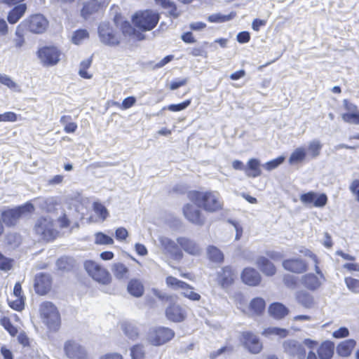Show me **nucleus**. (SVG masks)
Instances as JSON below:
<instances>
[{"label":"nucleus","mask_w":359,"mask_h":359,"mask_svg":"<svg viewBox=\"0 0 359 359\" xmlns=\"http://www.w3.org/2000/svg\"><path fill=\"white\" fill-rule=\"evenodd\" d=\"M187 198L208 213L218 212L224 209V201L216 191L191 190L187 193Z\"/></svg>","instance_id":"nucleus-1"},{"label":"nucleus","mask_w":359,"mask_h":359,"mask_svg":"<svg viewBox=\"0 0 359 359\" xmlns=\"http://www.w3.org/2000/svg\"><path fill=\"white\" fill-rule=\"evenodd\" d=\"M318 346V342L311 339H305L303 344L293 340L283 343L285 352L292 359H318L313 350Z\"/></svg>","instance_id":"nucleus-2"},{"label":"nucleus","mask_w":359,"mask_h":359,"mask_svg":"<svg viewBox=\"0 0 359 359\" xmlns=\"http://www.w3.org/2000/svg\"><path fill=\"white\" fill-rule=\"evenodd\" d=\"M34 233L46 243L55 241L60 235V231L55 228V221L50 217H39L33 227Z\"/></svg>","instance_id":"nucleus-3"},{"label":"nucleus","mask_w":359,"mask_h":359,"mask_svg":"<svg viewBox=\"0 0 359 359\" xmlns=\"http://www.w3.org/2000/svg\"><path fill=\"white\" fill-rule=\"evenodd\" d=\"M87 275L101 285H109L112 283V276L103 265L93 259H86L83 264Z\"/></svg>","instance_id":"nucleus-4"},{"label":"nucleus","mask_w":359,"mask_h":359,"mask_svg":"<svg viewBox=\"0 0 359 359\" xmlns=\"http://www.w3.org/2000/svg\"><path fill=\"white\" fill-rule=\"evenodd\" d=\"M39 316L42 322L52 331H57L61 325V316L57 306L50 301L39 305Z\"/></svg>","instance_id":"nucleus-5"},{"label":"nucleus","mask_w":359,"mask_h":359,"mask_svg":"<svg viewBox=\"0 0 359 359\" xmlns=\"http://www.w3.org/2000/svg\"><path fill=\"white\" fill-rule=\"evenodd\" d=\"M159 20V13L150 9L139 11L132 18L133 25L142 32L153 29L157 25Z\"/></svg>","instance_id":"nucleus-6"},{"label":"nucleus","mask_w":359,"mask_h":359,"mask_svg":"<svg viewBox=\"0 0 359 359\" xmlns=\"http://www.w3.org/2000/svg\"><path fill=\"white\" fill-rule=\"evenodd\" d=\"M34 212V206L30 202H27L21 205L13 208H7L1 212L2 223L8 227L15 226L20 219L27 213Z\"/></svg>","instance_id":"nucleus-7"},{"label":"nucleus","mask_w":359,"mask_h":359,"mask_svg":"<svg viewBox=\"0 0 359 359\" xmlns=\"http://www.w3.org/2000/svg\"><path fill=\"white\" fill-rule=\"evenodd\" d=\"M20 24L27 32L41 34L47 30L49 22L43 15L36 13L30 15Z\"/></svg>","instance_id":"nucleus-8"},{"label":"nucleus","mask_w":359,"mask_h":359,"mask_svg":"<svg viewBox=\"0 0 359 359\" xmlns=\"http://www.w3.org/2000/svg\"><path fill=\"white\" fill-rule=\"evenodd\" d=\"M266 255L267 257H259L256 264L265 276H273L276 273L277 270L272 262L281 261L283 258V255L276 251H268Z\"/></svg>","instance_id":"nucleus-9"},{"label":"nucleus","mask_w":359,"mask_h":359,"mask_svg":"<svg viewBox=\"0 0 359 359\" xmlns=\"http://www.w3.org/2000/svg\"><path fill=\"white\" fill-rule=\"evenodd\" d=\"M306 255L310 257L314 262L315 271L319 277L313 273H310L305 274L302 277V281L304 286H305L307 289L311 291H314L319 288L321 285V279H324V276L319 267V259L318 257L310 250H308L306 252Z\"/></svg>","instance_id":"nucleus-10"},{"label":"nucleus","mask_w":359,"mask_h":359,"mask_svg":"<svg viewBox=\"0 0 359 359\" xmlns=\"http://www.w3.org/2000/svg\"><path fill=\"white\" fill-rule=\"evenodd\" d=\"M62 53L55 46H44L36 51V55L43 66L56 65L60 60Z\"/></svg>","instance_id":"nucleus-11"},{"label":"nucleus","mask_w":359,"mask_h":359,"mask_svg":"<svg viewBox=\"0 0 359 359\" xmlns=\"http://www.w3.org/2000/svg\"><path fill=\"white\" fill-rule=\"evenodd\" d=\"M53 278L46 272H40L34 276L33 288L38 296H46L53 290Z\"/></svg>","instance_id":"nucleus-12"},{"label":"nucleus","mask_w":359,"mask_h":359,"mask_svg":"<svg viewBox=\"0 0 359 359\" xmlns=\"http://www.w3.org/2000/svg\"><path fill=\"white\" fill-rule=\"evenodd\" d=\"M240 341L243 346L250 353H259L263 349V344L258 336L251 331L241 333Z\"/></svg>","instance_id":"nucleus-13"},{"label":"nucleus","mask_w":359,"mask_h":359,"mask_svg":"<svg viewBox=\"0 0 359 359\" xmlns=\"http://www.w3.org/2000/svg\"><path fill=\"white\" fill-rule=\"evenodd\" d=\"M175 336L174 331L168 327H158L149 333V341L151 344L158 346L170 341Z\"/></svg>","instance_id":"nucleus-14"},{"label":"nucleus","mask_w":359,"mask_h":359,"mask_svg":"<svg viewBox=\"0 0 359 359\" xmlns=\"http://www.w3.org/2000/svg\"><path fill=\"white\" fill-rule=\"evenodd\" d=\"M182 213L185 219L191 224L201 226L205 224L206 217L200 208L187 203L182 207Z\"/></svg>","instance_id":"nucleus-15"},{"label":"nucleus","mask_w":359,"mask_h":359,"mask_svg":"<svg viewBox=\"0 0 359 359\" xmlns=\"http://www.w3.org/2000/svg\"><path fill=\"white\" fill-rule=\"evenodd\" d=\"M165 316L171 322L182 323L187 318V308L175 302H171L165 310Z\"/></svg>","instance_id":"nucleus-16"},{"label":"nucleus","mask_w":359,"mask_h":359,"mask_svg":"<svg viewBox=\"0 0 359 359\" xmlns=\"http://www.w3.org/2000/svg\"><path fill=\"white\" fill-rule=\"evenodd\" d=\"M64 352L69 359H86V348L74 339H68L64 344Z\"/></svg>","instance_id":"nucleus-17"},{"label":"nucleus","mask_w":359,"mask_h":359,"mask_svg":"<svg viewBox=\"0 0 359 359\" xmlns=\"http://www.w3.org/2000/svg\"><path fill=\"white\" fill-rule=\"evenodd\" d=\"M98 34L100 41L108 46L119 44V38L114 28L107 22L101 23L98 27Z\"/></svg>","instance_id":"nucleus-18"},{"label":"nucleus","mask_w":359,"mask_h":359,"mask_svg":"<svg viewBox=\"0 0 359 359\" xmlns=\"http://www.w3.org/2000/svg\"><path fill=\"white\" fill-rule=\"evenodd\" d=\"M300 201L304 205H312L316 208H323L327 203V196L325 194H317L309 191L300 195Z\"/></svg>","instance_id":"nucleus-19"},{"label":"nucleus","mask_w":359,"mask_h":359,"mask_svg":"<svg viewBox=\"0 0 359 359\" xmlns=\"http://www.w3.org/2000/svg\"><path fill=\"white\" fill-rule=\"evenodd\" d=\"M283 267L285 270L294 273H302L308 270L307 263L299 258H290L283 261Z\"/></svg>","instance_id":"nucleus-20"},{"label":"nucleus","mask_w":359,"mask_h":359,"mask_svg":"<svg viewBox=\"0 0 359 359\" xmlns=\"http://www.w3.org/2000/svg\"><path fill=\"white\" fill-rule=\"evenodd\" d=\"M241 278L243 283L252 287L258 286L262 282L260 273L252 267L243 269L241 274Z\"/></svg>","instance_id":"nucleus-21"},{"label":"nucleus","mask_w":359,"mask_h":359,"mask_svg":"<svg viewBox=\"0 0 359 359\" xmlns=\"http://www.w3.org/2000/svg\"><path fill=\"white\" fill-rule=\"evenodd\" d=\"M177 243L185 252L191 256H198L201 253L202 250L198 243L189 238L179 237Z\"/></svg>","instance_id":"nucleus-22"},{"label":"nucleus","mask_w":359,"mask_h":359,"mask_svg":"<svg viewBox=\"0 0 359 359\" xmlns=\"http://www.w3.org/2000/svg\"><path fill=\"white\" fill-rule=\"evenodd\" d=\"M236 277L233 268L231 266H225L217 274V282L222 287H227L234 283Z\"/></svg>","instance_id":"nucleus-23"},{"label":"nucleus","mask_w":359,"mask_h":359,"mask_svg":"<svg viewBox=\"0 0 359 359\" xmlns=\"http://www.w3.org/2000/svg\"><path fill=\"white\" fill-rule=\"evenodd\" d=\"M334 344L331 341H325L317 348L320 359H331L334 355Z\"/></svg>","instance_id":"nucleus-24"},{"label":"nucleus","mask_w":359,"mask_h":359,"mask_svg":"<svg viewBox=\"0 0 359 359\" xmlns=\"http://www.w3.org/2000/svg\"><path fill=\"white\" fill-rule=\"evenodd\" d=\"M245 175L252 178H255L262 175L261 164L258 159L250 158L245 168Z\"/></svg>","instance_id":"nucleus-25"},{"label":"nucleus","mask_w":359,"mask_h":359,"mask_svg":"<svg viewBox=\"0 0 359 359\" xmlns=\"http://www.w3.org/2000/svg\"><path fill=\"white\" fill-rule=\"evenodd\" d=\"M269 313L271 316L276 319H282L288 314L289 310L283 304L274 302L269 306Z\"/></svg>","instance_id":"nucleus-26"},{"label":"nucleus","mask_w":359,"mask_h":359,"mask_svg":"<svg viewBox=\"0 0 359 359\" xmlns=\"http://www.w3.org/2000/svg\"><path fill=\"white\" fill-rule=\"evenodd\" d=\"M27 6L25 4L15 6L12 8L7 16V20L10 24H15L25 15Z\"/></svg>","instance_id":"nucleus-27"},{"label":"nucleus","mask_w":359,"mask_h":359,"mask_svg":"<svg viewBox=\"0 0 359 359\" xmlns=\"http://www.w3.org/2000/svg\"><path fill=\"white\" fill-rule=\"evenodd\" d=\"M156 5L163 9L167 10L168 15L174 18H177L180 15L176 4L171 0H154Z\"/></svg>","instance_id":"nucleus-28"},{"label":"nucleus","mask_w":359,"mask_h":359,"mask_svg":"<svg viewBox=\"0 0 359 359\" xmlns=\"http://www.w3.org/2000/svg\"><path fill=\"white\" fill-rule=\"evenodd\" d=\"M356 345V341L349 339L340 342L337 346V353L342 357L349 356Z\"/></svg>","instance_id":"nucleus-29"},{"label":"nucleus","mask_w":359,"mask_h":359,"mask_svg":"<svg viewBox=\"0 0 359 359\" xmlns=\"http://www.w3.org/2000/svg\"><path fill=\"white\" fill-rule=\"evenodd\" d=\"M100 4L97 0H88L86 2L81 11V16L87 19L91 15L97 13L100 8Z\"/></svg>","instance_id":"nucleus-30"},{"label":"nucleus","mask_w":359,"mask_h":359,"mask_svg":"<svg viewBox=\"0 0 359 359\" xmlns=\"http://www.w3.org/2000/svg\"><path fill=\"white\" fill-rule=\"evenodd\" d=\"M111 271L116 279L121 280L128 278L130 270L128 266L122 262H115L111 266Z\"/></svg>","instance_id":"nucleus-31"},{"label":"nucleus","mask_w":359,"mask_h":359,"mask_svg":"<svg viewBox=\"0 0 359 359\" xmlns=\"http://www.w3.org/2000/svg\"><path fill=\"white\" fill-rule=\"evenodd\" d=\"M166 285L174 290H187L191 288V285L184 281L180 280L172 276H168L165 278Z\"/></svg>","instance_id":"nucleus-32"},{"label":"nucleus","mask_w":359,"mask_h":359,"mask_svg":"<svg viewBox=\"0 0 359 359\" xmlns=\"http://www.w3.org/2000/svg\"><path fill=\"white\" fill-rule=\"evenodd\" d=\"M208 258L212 262L222 264L224 260L223 252L214 245H209L207 248Z\"/></svg>","instance_id":"nucleus-33"},{"label":"nucleus","mask_w":359,"mask_h":359,"mask_svg":"<svg viewBox=\"0 0 359 359\" xmlns=\"http://www.w3.org/2000/svg\"><path fill=\"white\" fill-rule=\"evenodd\" d=\"M296 299L299 304L305 308H311L314 304L313 296L308 292L301 290L296 294Z\"/></svg>","instance_id":"nucleus-34"},{"label":"nucleus","mask_w":359,"mask_h":359,"mask_svg":"<svg viewBox=\"0 0 359 359\" xmlns=\"http://www.w3.org/2000/svg\"><path fill=\"white\" fill-rule=\"evenodd\" d=\"M128 291L131 295L140 297L144 293V286L139 280L131 279L128 284Z\"/></svg>","instance_id":"nucleus-35"},{"label":"nucleus","mask_w":359,"mask_h":359,"mask_svg":"<svg viewBox=\"0 0 359 359\" xmlns=\"http://www.w3.org/2000/svg\"><path fill=\"white\" fill-rule=\"evenodd\" d=\"M236 16V11H231L228 15L215 13L208 17V21L211 23H222L233 20Z\"/></svg>","instance_id":"nucleus-36"},{"label":"nucleus","mask_w":359,"mask_h":359,"mask_svg":"<svg viewBox=\"0 0 359 359\" xmlns=\"http://www.w3.org/2000/svg\"><path fill=\"white\" fill-rule=\"evenodd\" d=\"M266 308V303L261 297H255L250 304V310L256 315H262Z\"/></svg>","instance_id":"nucleus-37"},{"label":"nucleus","mask_w":359,"mask_h":359,"mask_svg":"<svg viewBox=\"0 0 359 359\" xmlns=\"http://www.w3.org/2000/svg\"><path fill=\"white\" fill-rule=\"evenodd\" d=\"M165 249L173 259L177 261L182 259L184 254L173 241H168Z\"/></svg>","instance_id":"nucleus-38"},{"label":"nucleus","mask_w":359,"mask_h":359,"mask_svg":"<svg viewBox=\"0 0 359 359\" xmlns=\"http://www.w3.org/2000/svg\"><path fill=\"white\" fill-rule=\"evenodd\" d=\"M288 334L289 332L287 330L276 327H267L262 332V334L266 337L276 335L280 338H285Z\"/></svg>","instance_id":"nucleus-39"},{"label":"nucleus","mask_w":359,"mask_h":359,"mask_svg":"<svg viewBox=\"0 0 359 359\" xmlns=\"http://www.w3.org/2000/svg\"><path fill=\"white\" fill-rule=\"evenodd\" d=\"M306 156V149L303 147H298L294 150L289 158L290 164H295L302 162Z\"/></svg>","instance_id":"nucleus-40"},{"label":"nucleus","mask_w":359,"mask_h":359,"mask_svg":"<svg viewBox=\"0 0 359 359\" xmlns=\"http://www.w3.org/2000/svg\"><path fill=\"white\" fill-rule=\"evenodd\" d=\"M0 325L8 332L11 337H14L17 336L18 330L8 317L4 316L1 318Z\"/></svg>","instance_id":"nucleus-41"},{"label":"nucleus","mask_w":359,"mask_h":359,"mask_svg":"<svg viewBox=\"0 0 359 359\" xmlns=\"http://www.w3.org/2000/svg\"><path fill=\"white\" fill-rule=\"evenodd\" d=\"M93 62L92 57L87 58L80 63V69L79 71V76L86 79H90L93 77V74L88 72V69H89L91 66Z\"/></svg>","instance_id":"nucleus-42"},{"label":"nucleus","mask_w":359,"mask_h":359,"mask_svg":"<svg viewBox=\"0 0 359 359\" xmlns=\"http://www.w3.org/2000/svg\"><path fill=\"white\" fill-rule=\"evenodd\" d=\"M71 120L72 117L69 115H64L60 118V122L64 125V131L66 133H73L78 128L77 124L70 121Z\"/></svg>","instance_id":"nucleus-43"},{"label":"nucleus","mask_w":359,"mask_h":359,"mask_svg":"<svg viewBox=\"0 0 359 359\" xmlns=\"http://www.w3.org/2000/svg\"><path fill=\"white\" fill-rule=\"evenodd\" d=\"M130 356L131 359H145L146 351L144 345L142 344H137L130 347Z\"/></svg>","instance_id":"nucleus-44"},{"label":"nucleus","mask_w":359,"mask_h":359,"mask_svg":"<svg viewBox=\"0 0 359 359\" xmlns=\"http://www.w3.org/2000/svg\"><path fill=\"white\" fill-rule=\"evenodd\" d=\"M27 32L19 24L15 30V38L14 39L15 47L21 48L25 43V36Z\"/></svg>","instance_id":"nucleus-45"},{"label":"nucleus","mask_w":359,"mask_h":359,"mask_svg":"<svg viewBox=\"0 0 359 359\" xmlns=\"http://www.w3.org/2000/svg\"><path fill=\"white\" fill-rule=\"evenodd\" d=\"M95 243L100 245H113L114 241L111 236L100 231L95 234Z\"/></svg>","instance_id":"nucleus-46"},{"label":"nucleus","mask_w":359,"mask_h":359,"mask_svg":"<svg viewBox=\"0 0 359 359\" xmlns=\"http://www.w3.org/2000/svg\"><path fill=\"white\" fill-rule=\"evenodd\" d=\"M89 38V33L85 29H79L76 30L72 36V41L76 45L81 43L84 40Z\"/></svg>","instance_id":"nucleus-47"},{"label":"nucleus","mask_w":359,"mask_h":359,"mask_svg":"<svg viewBox=\"0 0 359 359\" xmlns=\"http://www.w3.org/2000/svg\"><path fill=\"white\" fill-rule=\"evenodd\" d=\"M124 334L130 339H135L138 337L137 329L129 323H124L121 325Z\"/></svg>","instance_id":"nucleus-48"},{"label":"nucleus","mask_w":359,"mask_h":359,"mask_svg":"<svg viewBox=\"0 0 359 359\" xmlns=\"http://www.w3.org/2000/svg\"><path fill=\"white\" fill-rule=\"evenodd\" d=\"M25 297H15V299L8 300L9 306L17 311H22L25 309Z\"/></svg>","instance_id":"nucleus-49"},{"label":"nucleus","mask_w":359,"mask_h":359,"mask_svg":"<svg viewBox=\"0 0 359 359\" xmlns=\"http://www.w3.org/2000/svg\"><path fill=\"white\" fill-rule=\"evenodd\" d=\"M93 208L96 215H98L102 221L105 220L109 216L107 209L102 203L95 202L93 205Z\"/></svg>","instance_id":"nucleus-50"},{"label":"nucleus","mask_w":359,"mask_h":359,"mask_svg":"<svg viewBox=\"0 0 359 359\" xmlns=\"http://www.w3.org/2000/svg\"><path fill=\"white\" fill-rule=\"evenodd\" d=\"M344 122L359 125V110L354 112L344 113L341 116Z\"/></svg>","instance_id":"nucleus-51"},{"label":"nucleus","mask_w":359,"mask_h":359,"mask_svg":"<svg viewBox=\"0 0 359 359\" xmlns=\"http://www.w3.org/2000/svg\"><path fill=\"white\" fill-rule=\"evenodd\" d=\"M13 259L6 257L0 252V270L8 271L13 267Z\"/></svg>","instance_id":"nucleus-52"},{"label":"nucleus","mask_w":359,"mask_h":359,"mask_svg":"<svg viewBox=\"0 0 359 359\" xmlns=\"http://www.w3.org/2000/svg\"><path fill=\"white\" fill-rule=\"evenodd\" d=\"M322 145L318 141H313L310 142L308 147V150L310 156L312 158H316L320 155Z\"/></svg>","instance_id":"nucleus-53"},{"label":"nucleus","mask_w":359,"mask_h":359,"mask_svg":"<svg viewBox=\"0 0 359 359\" xmlns=\"http://www.w3.org/2000/svg\"><path fill=\"white\" fill-rule=\"evenodd\" d=\"M74 259L69 257H62L58 260V266L63 270H70L74 267Z\"/></svg>","instance_id":"nucleus-54"},{"label":"nucleus","mask_w":359,"mask_h":359,"mask_svg":"<svg viewBox=\"0 0 359 359\" xmlns=\"http://www.w3.org/2000/svg\"><path fill=\"white\" fill-rule=\"evenodd\" d=\"M344 280L347 287L350 290L354 292H359V280L352 277H346Z\"/></svg>","instance_id":"nucleus-55"},{"label":"nucleus","mask_w":359,"mask_h":359,"mask_svg":"<svg viewBox=\"0 0 359 359\" xmlns=\"http://www.w3.org/2000/svg\"><path fill=\"white\" fill-rule=\"evenodd\" d=\"M183 297L191 300V301H199L201 298V295L194 291V287L191 285L190 289L182 290Z\"/></svg>","instance_id":"nucleus-56"},{"label":"nucleus","mask_w":359,"mask_h":359,"mask_svg":"<svg viewBox=\"0 0 359 359\" xmlns=\"http://www.w3.org/2000/svg\"><path fill=\"white\" fill-rule=\"evenodd\" d=\"M191 102V100L189 99L179 104H172L168 106V109L171 111H180L189 106Z\"/></svg>","instance_id":"nucleus-57"},{"label":"nucleus","mask_w":359,"mask_h":359,"mask_svg":"<svg viewBox=\"0 0 359 359\" xmlns=\"http://www.w3.org/2000/svg\"><path fill=\"white\" fill-rule=\"evenodd\" d=\"M18 120V115L13 111H6L0 114V122H15Z\"/></svg>","instance_id":"nucleus-58"},{"label":"nucleus","mask_w":359,"mask_h":359,"mask_svg":"<svg viewBox=\"0 0 359 359\" xmlns=\"http://www.w3.org/2000/svg\"><path fill=\"white\" fill-rule=\"evenodd\" d=\"M285 160L283 156H279L275 159H273L265 164V168L268 170H271L276 168L280 165Z\"/></svg>","instance_id":"nucleus-59"},{"label":"nucleus","mask_w":359,"mask_h":359,"mask_svg":"<svg viewBox=\"0 0 359 359\" xmlns=\"http://www.w3.org/2000/svg\"><path fill=\"white\" fill-rule=\"evenodd\" d=\"M190 55L194 57H207V51L203 46H196L191 49Z\"/></svg>","instance_id":"nucleus-60"},{"label":"nucleus","mask_w":359,"mask_h":359,"mask_svg":"<svg viewBox=\"0 0 359 359\" xmlns=\"http://www.w3.org/2000/svg\"><path fill=\"white\" fill-rule=\"evenodd\" d=\"M0 83L9 88H15L16 83L7 75L0 74Z\"/></svg>","instance_id":"nucleus-61"},{"label":"nucleus","mask_w":359,"mask_h":359,"mask_svg":"<svg viewBox=\"0 0 359 359\" xmlns=\"http://www.w3.org/2000/svg\"><path fill=\"white\" fill-rule=\"evenodd\" d=\"M135 102L136 98L134 96H129L123 100L120 108L123 110L128 109L135 105Z\"/></svg>","instance_id":"nucleus-62"},{"label":"nucleus","mask_w":359,"mask_h":359,"mask_svg":"<svg viewBox=\"0 0 359 359\" xmlns=\"http://www.w3.org/2000/svg\"><path fill=\"white\" fill-rule=\"evenodd\" d=\"M128 236V231L124 227H118L115 231V237L119 241H122L126 240Z\"/></svg>","instance_id":"nucleus-63"},{"label":"nucleus","mask_w":359,"mask_h":359,"mask_svg":"<svg viewBox=\"0 0 359 359\" xmlns=\"http://www.w3.org/2000/svg\"><path fill=\"white\" fill-rule=\"evenodd\" d=\"M350 191L355 195L357 201L359 203V180H355L350 185Z\"/></svg>","instance_id":"nucleus-64"}]
</instances>
